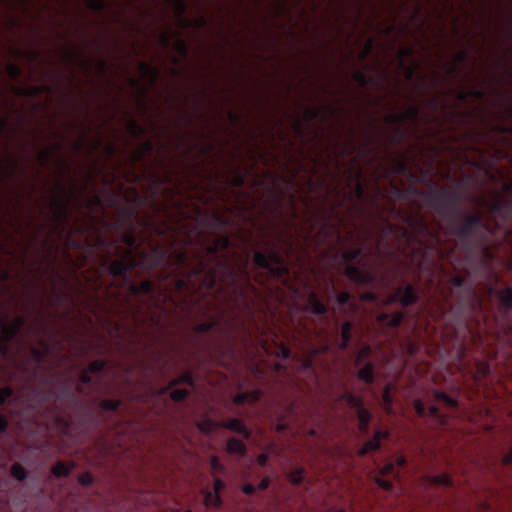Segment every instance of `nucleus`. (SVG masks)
Masks as SVG:
<instances>
[{
    "instance_id": "1a4fd4ad",
    "label": "nucleus",
    "mask_w": 512,
    "mask_h": 512,
    "mask_svg": "<svg viewBox=\"0 0 512 512\" xmlns=\"http://www.w3.org/2000/svg\"><path fill=\"white\" fill-rule=\"evenodd\" d=\"M262 393L260 390H254L248 393L238 394L234 397L235 404H243L244 402L253 403L260 399Z\"/></svg>"
},
{
    "instance_id": "e433bc0d",
    "label": "nucleus",
    "mask_w": 512,
    "mask_h": 512,
    "mask_svg": "<svg viewBox=\"0 0 512 512\" xmlns=\"http://www.w3.org/2000/svg\"><path fill=\"white\" fill-rule=\"evenodd\" d=\"M78 481L82 485H90L93 482V477L89 472H85L79 475Z\"/></svg>"
},
{
    "instance_id": "6ab92c4d",
    "label": "nucleus",
    "mask_w": 512,
    "mask_h": 512,
    "mask_svg": "<svg viewBox=\"0 0 512 512\" xmlns=\"http://www.w3.org/2000/svg\"><path fill=\"white\" fill-rule=\"evenodd\" d=\"M345 274L347 275V277H349L351 280L355 282L362 283L368 281L367 277L362 275L355 267H347L345 270Z\"/></svg>"
},
{
    "instance_id": "f3484780",
    "label": "nucleus",
    "mask_w": 512,
    "mask_h": 512,
    "mask_svg": "<svg viewBox=\"0 0 512 512\" xmlns=\"http://www.w3.org/2000/svg\"><path fill=\"white\" fill-rule=\"evenodd\" d=\"M71 468L68 467L64 462H57L51 469V472L56 477H66L69 475Z\"/></svg>"
},
{
    "instance_id": "a19ab883",
    "label": "nucleus",
    "mask_w": 512,
    "mask_h": 512,
    "mask_svg": "<svg viewBox=\"0 0 512 512\" xmlns=\"http://www.w3.org/2000/svg\"><path fill=\"white\" fill-rule=\"evenodd\" d=\"M86 5H87V7L91 8V9L98 10V9L102 8L103 1L102 0H87Z\"/></svg>"
},
{
    "instance_id": "39448f33",
    "label": "nucleus",
    "mask_w": 512,
    "mask_h": 512,
    "mask_svg": "<svg viewBox=\"0 0 512 512\" xmlns=\"http://www.w3.org/2000/svg\"><path fill=\"white\" fill-rule=\"evenodd\" d=\"M388 436L387 433L377 431L375 432L373 438L370 441H367L364 443V445L361 447V449L358 450L357 454L359 456H364L366 453L377 450L380 447V440L381 438H386Z\"/></svg>"
},
{
    "instance_id": "412c9836",
    "label": "nucleus",
    "mask_w": 512,
    "mask_h": 512,
    "mask_svg": "<svg viewBox=\"0 0 512 512\" xmlns=\"http://www.w3.org/2000/svg\"><path fill=\"white\" fill-rule=\"evenodd\" d=\"M308 301H309V304L311 305L314 313H316V314H323V313L326 312L325 306L318 301V299H317L315 294H313V293L310 294L309 298H308Z\"/></svg>"
},
{
    "instance_id": "ddd939ff",
    "label": "nucleus",
    "mask_w": 512,
    "mask_h": 512,
    "mask_svg": "<svg viewBox=\"0 0 512 512\" xmlns=\"http://www.w3.org/2000/svg\"><path fill=\"white\" fill-rule=\"evenodd\" d=\"M196 425L200 431H202L203 433H206V434H209V433L215 431L217 428L222 427V424L213 422L209 419L199 421V422H197Z\"/></svg>"
},
{
    "instance_id": "0eeeda50",
    "label": "nucleus",
    "mask_w": 512,
    "mask_h": 512,
    "mask_svg": "<svg viewBox=\"0 0 512 512\" xmlns=\"http://www.w3.org/2000/svg\"><path fill=\"white\" fill-rule=\"evenodd\" d=\"M222 427L229 429L231 431L243 434V436L245 438H249L251 435V432L247 429V427L239 419H231V420L223 423Z\"/></svg>"
},
{
    "instance_id": "7ed1b4c3",
    "label": "nucleus",
    "mask_w": 512,
    "mask_h": 512,
    "mask_svg": "<svg viewBox=\"0 0 512 512\" xmlns=\"http://www.w3.org/2000/svg\"><path fill=\"white\" fill-rule=\"evenodd\" d=\"M139 264V261L132 257L131 252L128 251L121 260L112 261L109 270L113 275H120L123 271L131 269Z\"/></svg>"
},
{
    "instance_id": "9b49d317",
    "label": "nucleus",
    "mask_w": 512,
    "mask_h": 512,
    "mask_svg": "<svg viewBox=\"0 0 512 512\" xmlns=\"http://www.w3.org/2000/svg\"><path fill=\"white\" fill-rule=\"evenodd\" d=\"M305 469L297 468L287 474L286 478L292 485H299L304 480Z\"/></svg>"
},
{
    "instance_id": "4c0bfd02",
    "label": "nucleus",
    "mask_w": 512,
    "mask_h": 512,
    "mask_svg": "<svg viewBox=\"0 0 512 512\" xmlns=\"http://www.w3.org/2000/svg\"><path fill=\"white\" fill-rule=\"evenodd\" d=\"M6 71L11 78H16L20 74L19 67L14 64L7 65Z\"/></svg>"
},
{
    "instance_id": "09e8293b",
    "label": "nucleus",
    "mask_w": 512,
    "mask_h": 512,
    "mask_svg": "<svg viewBox=\"0 0 512 512\" xmlns=\"http://www.w3.org/2000/svg\"><path fill=\"white\" fill-rule=\"evenodd\" d=\"M349 299V294L346 292H341L337 295V301L340 304H345Z\"/></svg>"
},
{
    "instance_id": "dca6fc26",
    "label": "nucleus",
    "mask_w": 512,
    "mask_h": 512,
    "mask_svg": "<svg viewBox=\"0 0 512 512\" xmlns=\"http://www.w3.org/2000/svg\"><path fill=\"white\" fill-rule=\"evenodd\" d=\"M387 476L376 473L373 477L374 482L383 490L390 491L393 488L391 480L386 478Z\"/></svg>"
},
{
    "instance_id": "20e7f679",
    "label": "nucleus",
    "mask_w": 512,
    "mask_h": 512,
    "mask_svg": "<svg viewBox=\"0 0 512 512\" xmlns=\"http://www.w3.org/2000/svg\"><path fill=\"white\" fill-rule=\"evenodd\" d=\"M23 325V320L21 318H16L10 325H4L2 327V335L0 337V348L3 352L6 351V347L4 346V342L9 341L15 333L20 329Z\"/></svg>"
},
{
    "instance_id": "f257e3e1",
    "label": "nucleus",
    "mask_w": 512,
    "mask_h": 512,
    "mask_svg": "<svg viewBox=\"0 0 512 512\" xmlns=\"http://www.w3.org/2000/svg\"><path fill=\"white\" fill-rule=\"evenodd\" d=\"M254 262L259 267L269 268L270 271L277 277L288 273V269L282 264L281 258L276 254H269L268 257L260 252L254 254Z\"/></svg>"
},
{
    "instance_id": "338daca9",
    "label": "nucleus",
    "mask_w": 512,
    "mask_h": 512,
    "mask_svg": "<svg viewBox=\"0 0 512 512\" xmlns=\"http://www.w3.org/2000/svg\"><path fill=\"white\" fill-rule=\"evenodd\" d=\"M410 53L411 52H410L409 49H406L404 47H399V56H400V58H402L403 56L408 55Z\"/></svg>"
},
{
    "instance_id": "cd10ccee",
    "label": "nucleus",
    "mask_w": 512,
    "mask_h": 512,
    "mask_svg": "<svg viewBox=\"0 0 512 512\" xmlns=\"http://www.w3.org/2000/svg\"><path fill=\"white\" fill-rule=\"evenodd\" d=\"M151 148L152 147L149 142L144 143L140 148L136 149L133 152V155H132L133 160H135V161L140 160L142 158V156L144 155V153L147 151H150Z\"/></svg>"
},
{
    "instance_id": "603ef678",
    "label": "nucleus",
    "mask_w": 512,
    "mask_h": 512,
    "mask_svg": "<svg viewBox=\"0 0 512 512\" xmlns=\"http://www.w3.org/2000/svg\"><path fill=\"white\" fill-rule=\"evenodd\" d=\"M227 245H228V240L227 239H220V240H218L216 242L214 248H209V251L216 250L218 247L225 248V247H227Z\"/></svg>"
},
{
    "instance_id": "f8f14e48",
    "label": "nucleus",
    "mask_w": 512,
    "mask_h": 512,
    "mask_svg": "<svg viewBox=\"0 0 512 512\" xmlns=\"http://www.w3.org/2000/svg\"><path fill=\"white\" fill-rule=\"evenodd\" d=\"M357 416L359 420V429L366 431L372 417L370 412L365 408H360L358 409Z\"/></svg>"
},
{
    "instance_id": "4468645a",
    "label": "nucleus",
    "mask_w": 512,
    "mask_h": 512,
    "mask_svg": "<svg viewBox=\"0 0 512 512\" xmlns=\"http://www.w3.org/2000/svg\"><path fill=\"white\" fill-rule=\"evenodd\" d=\"M428 480L431 484L441 485V486H451L452 479L451 476L447 473H443L437 476L428 477Z\"/></svg>"
},
{
    "instance_id": "69168bd1",
    "label": "nucleus",
    "mask_w": 512,
    "mask_h": 512,
    "mask_svg": "<svg viewBox=\"0 0 512 512\" xmlns=\"http://www.w3.org/2000/svg\"><path fill=\"white\" fill-rule=\"evenodd\" d=\"M413 70H414V67H412V66H409V67L406 68V70H405V77L407 79H410L412 77Z\"/></svg>"
},
{
    "instance_id": "423d86ee",
    "label": "nucleus",
    "mask_w": 512,
    "mask_h": 512,
    "mask_svg": "<svg viewBox=\"0 0 512 512\" xmlns=\"http://www.w3.org/2000/svg\"><path fill=\"white\" fill-rule=\"evenodd\" d=\"M140 78L147 80L150 84L154 83L159 75V72L154 67H149L146 63L140 62L138 66Z\"/></svg>"
},
{
    "instance_id": "a878e982",
    "label": "nucleus",
    "mask_w": 512,
    "mask_h": 512,
    "mask_svg": "<svg viewBox=\"0 0 512 512\" xmlns=\"http://www.w3.org/2000/svg\"><path fill=\"white\" fill-rule=\"evenodd\" d=\"M435 397L437 400L442 401L448 407H456V405H457L456 400L452 399L451 397L446 395L444 392H435Z\"/></svg>"
},
{
    "instance_id": "f704fd0d",
    "label": "nucleus",
    "mask_w": 512,
    "mask_h": 512,
    "mask_svg": "<svg viewBox=\"0 0 512 512\" xmlns=\"http://www.w3.org/2000/svg\"><path fill=\"white\" fill-rule=\"evenodd\" d=\"M417 113L418 111L415 107H409L401 116L397 117V119H414L416 118Z\"/></svg>"
},
{
    "instance_id": "f03ea898",
    "label": "nucleus",
    "mask_w": 512,
    "mask_h": 512,
    "mask_svg": "<svg viewBox=\"0 0 512 512\" xmlns=\"http://www.w3.org/2000/svg\"><path fill=\"white\" fill-rule=\"evenodd\" d=\"M166 2L171 3L173 5V12L176 17L177 23L180 27H200L205 23L202 17L194 20L193 22L183 18V13L185 11L183 0H166Z\"/></svg>"
},
{
    "instance_id": "c756f323",
    "label": "nucleus",
    "mask_w": 512,
    "mask_h": 512,
    "mask_svg": "<svg viewBox=\"0 0 512 512\" xmlns=\"http://www.w3.org/2000/svg\"><path fill=\"white\" fill-rule=\"evenodd\" d=\"M500 301L503 305L511 307L512 306V290L505 289L500 293Z\"/></svg>"
},
{
    "instance_id": "bf43d9fd",
    "label": "nucleus",
    "mask_w": 512,
    "mask_h": 512,
    "mask_svg": "<svg viewBox=\"0 0 512 512\" xmlns=\"http://www.w3.org/2000/svg\"><path fill=\"white\" fill-rule=\"evenodd\" d=\"M170 39V35H168L166 32L161 33L160 35V42L163 45H167Z\"/></svg>"
},
{
    "instance_id": "de8ad7c7",
    "label": "nucleus",
    "mask_w": 512,
    "mask_h": 512,
    "mask_svg": "<svg viewBox=\"0 0 512 512\" xmlns=\"http://www.w3.org/2000/svg\"><path fill=\"white\" fill-rule=\"evenodd\" d=\"M401 320H402V314L396 313L393 315L389 324H390V326H397L400 324Z\"/></svg>"
},
{
    "instance_id": "052dcab7",
    "label": "nucleus",
    "mask_w": 512,
    "mask_h": 512,
    "mask_svg": "<svg viewBox=\"0 0 512 512\" xmlns=\"http://www.w3.org/2000/svg\"><path fill=\"white\" fill-rule=\"evenodd\" d=\"M38 91H39V89H38V88H32V89H28V90H25V91H24V90H21L19 93H21V94L35 95V94H37V93H38Z\"/></svg>"
},
{
    "instance_id": "c9c22d12",
    "label": "nucleus",
    "mask_w": 512,
    "mask_h": 512,
    "mask_svg": "<svg viewBox=\"0 0 512 512\" xmlns=\"http://www.w3.org/2000/svg\"><path fill=\"white\" fill-rule=\"evenodd\" d=\"M173 48L175 51H177L180 55H185L186 54V44L183 40L181 39H177L174 43H173Z\"/></svg>"
},
{
    "instance_id": "72a5a7b5",
    "label": "nucleus",
    "mask_w": 512,
    "mask_h": 512,
    "mask_svg": "<svg viewBox=\"0 0 512 512\" xmlns=\"http://www.w3.org/2000/svg\"><path fill=\"white\" fill-rule=\"evenodd\" d=\"M126 129L129 133L136 135L142 132V128L133 120L129 121L126 125Z\"/></svg>"
},
{
    "instance_id": "2eb2a0df",
    "label": "nucleus",
    "mask_w": 512,
    "mask_h": 512,
    "mask_svg": "<svg viewBox=\"0 0 512 512\" xmlns=\"http://www.w3.org/2000/svg\"><path fill=\"white\" fill-rule=\"evenodd\" d=\"M358 378L367 383L373 382V366L371 363H367L363 368L359 370Z\"/></svg>"
},
{
    "instance_id": "473e14b6",
    "label": "nucleus",
    "mask_w": 512,
    "mask_h": 512,
    "mask_svg": "<svg viewBox=\"0 0 512 512\" xmlns=\"http://www.w3.org/2000/svg\"><path fill=\"white\" fill-rule=\"evenodd\" d=\"M188 395V391L186 389H174L170 393V397L173 401H181L185 399V397Z\"/></svg>"
},
{
    "instance_id": "bb28decb",
    "label": "nucleus",
    "mask_w": 512,
    "mask_h": 512,
    "mask_svg": "<svg viewBox=\"0 0 512 512\" xmlns=\"http://www.w3.org/2000/svg\"><path fill=\"white\" fill-rule=\"evenodd\" d=\"M342 339L343 343L341 344V348H345L347 346L348 341L351 337V325L349 322H346L342 326Z\"/></svg>"
},
{
    "instance_id": "79ce46f5",
    "label": "nucleus",
    "mask_w": 512,
    "mask_h": 512,
    "mask_svg": "<svg viewBox=\"0 0 512 512\" xmlns=\"http://www.w3.org/2000/svg\"><path fill=\"white\" fill-rule=\"evenodd\" d=\"M210 462H211V468H212L213 472H215L217 470H219V471H223L224 470V467L220 464L218 457L213 456L211 458Z\"/></svg>"
},
{
    "instance_id": "b1692460",
    "label": "nucleus",
    "mask_w": 512,
    "mask_h": 512,
    "mask_svg": "<svg viewBox=\"0 0 512 512\" xmlns=\"http://www.w3.org/2000/svg\"><path fill=\"white\" fill-rule=\"evenodd\" d=\"M342 398L346 400L350 407H355L358 409L363 408V400L361 397L354 396L352 394H345Z\"/></svg>"
},
{
    "instance_id": "0e129e2a",
    "label": "nucleus",
    "mask_w": 512,
    "mask_h": 512,
    "mask_svg": "<svg viewBox=\"0 0 512 512\" xmlns=\"http://www.w3.org/2000/svg\"><path fill=\"white\" fill-rule=\"evenodd\" d=\"M124 242L128 247H131L134 244V239L132 236H125Z\"/></svg>"
},
{
    "instance_id": "5fc2aeb1",
    "label": "nucleus",
    "mask_w": 512,
    "mask_h": 512,
    "mask_svg": "<svg viewBox=\"0 0 512 512\" xmlns=\"http://www.w3.org/2000/svg\"><path fill=\"white\" fill-rule=\"evenodd\" d=\"M359 252L360 251L357 249V250H353L351 252H347L343 256L347 260H352V259L356 258L359 255Z\"/></svg>"
},
{
    "instance_id": "2f4dec72",
    "label": "nucleus",
    "mask_w": 512,
    "mask_h": 512,
    "mask_svg": "<svg viewBox=\"0 0 512 512\" xmlns=\"http://www.w3.org/2000/svg\"><path fill=\"white\" fill-rule=\"evenodd\" d=\"M67 204V197L65 195L61 196L59 199H53L50 202L51 209H59L63 210Z\"/></svg>"
},
{
    "instance_id": "7c9ffc66",
    "label": "nucleus",
    "mask_w": 512,
    "mask_h": 512,
    "mask_svg": "<svg viewBox=\"0 0 512 512\" xmlns=\"http://www.w3.org/2000/svg\"><path fill=\"white\" fill-rule=\"evenodd\" d=\"M151 283L149 281H142L139 286L131 285V291L134 293H146L150 290Z\"/></svg>"
},
{
    "instance_id": "13d9d810",
    "label": "nucleus",
    "mask_w": 512,
    "mask_h": 512,
    "mask_svg": "<svg viewBox=\"0 0 512 512\" xmlns=\"http://www.w3.org/2000/svg\"><path fill=\"white\" fill-rule=\"evenodd\" d=\"M353 78L360 82L361 85H364L365 84V78H364V75L360 72H357L353 75Z\"/></svg>"
},
{
    "instance_id": "c03bdc74",
    "label": "nucleus",
    "mask_w": 512,
    "mask_h": 512,
    "mask_svg": "<svg viewBox=\"0 0 512 512\" xmlns=\"http://www.w3.org/2000/svg\"><path fill=\"white\" fill-rule=\"evenodd\" d=\"M414 408H415V411L420 415H424V405L423 403L421 402V400H415L414 401Z\"/></svg>"
},
{
    "instance_id": "aec40b11",
    "label": "nucleus",
    "mask_w": 512,
    "mask_h": 512,
    "mask_svg": "<svg viewBox=\"0 0 512 512\" xmlns=\"http://www.w3.org/2000/svg\"><path fill=\"white\" fill-rule=\"evenodd\" d=\"M224 488V483L223 481L219 478V477H216L214 479V506L215 507H219L221 505V498H220V491Z\"/></svg>"
},
{
    "instance_id": "8fccbe9b",
    "label": "nucleus",
    "mask_w": 512,
    "mask_h": 512,
    "mask_svg": "<svg viewBox=\"0 0 512 512\" xmlns=\"http://www.w3.org/2000/svg\"><path fill=\"white\" fill-rule=\"evenodd\" d=\"M242 491L243 493L247 494V495H251L254 493L255 491V487L252 485V484H244L242 486Z\"/></svg>"
},
{
    "instance_id": "37998d69",
    "label": "nucleus",
    "mask_w": 512,
    "mask_h": 512,
    "mask_svg": "<svg viewBox=\"0 0 512 512\" xmlns=\"http://www.w3.org/2000/svg\"><path fill=\"white\" fill-rule=\"evenodd\" d=\"M12 394V390L9 388L0 389V404H3L5 400L10 397Z\"/></svg>"
},
{
    "instance_id": "9d476101",
    "label": "nucleus",
    "mask_w": 512,
    "mask_h": 512,
    "mask_svg": "<svg viewBox=\"0 0 512 512\" xmlns=\"http://www.w3.org/2000/svg\"><path fill=\"white\" fill-rule=\"evenodd\" d=\"M394 389V386L392 384H387L383 391V409L386 413L391 414L392 413V397L390 395V391Z\"/></svg>"
},
{
    "instance_id": "3c124183",
    "label": "nucleus",
    "mask_w": 512,
    "mask_h": 512,
    "mask_svg": "<svg viewBox=\"0 0 512 512\" xmlns=\"http://www.w3.org/2000/svg\"><path fill=\"white\" fill-rule=\"evenodd\" d=\"M214 494L208 492L206 495H205V498H204V504L206 506H214Z\"/></svg>"
},
{
    "instance_id": "6e6d98bb",
    "label": "nucleus",
    "mask_w": 512,
    "mask_h": 512,
    "mask_svg": "<svg viewBox=\"0 0 512 512\" xmlns=\"http://www.w3.org/2000/svg\"><path fill=\"white\" fill-rule=\"evenodd\" d=\"M269 484H270V480H269V478H268V477H265V478H263V479L261 480V482L259 483V485H258V489H260V490H265V489H267V488H268Z\"/></svg>"
},
{
    "instance_id": "49530a36",
    "label": "nucleus",
    "mask_w": 512,
    "mask_h": 512,
    "mask_svg": "<svg viewBox=\"0 0 512 512\" xmlns=\"http://www.w3.org/2000/svg\"><path fill=\"white\" fill-rule=\"evenodd\" d=\"M502 463H503V465H508V464L512 463V445H511V448L509 449V451L502 458Z\"/></svg>"
},
{
    "instance_id": "393cba45",
    "label": "nucleus",
    "mask_w": 512,
    "mask_h": 512,
    "mask_svg": "<svg viewBox=\"0 0 512 512\" xmlns=\"http://www.w3.org/2000/svg\"><path fill=\"white\" fill-rule=\"evenodd\" d=\"M11 474L14 478H16L19 481L24 480L26 477V472L19 463H15L12 465Z\"/></svg>"
},
{
    "instance_id": "e2e57ef3",
    "label": "nucleus",
    "mask_w": 512,
    "mask_h": 512,
    "mask_svg": "<svg viewBox=\"0 0 512 512\" xmlns=\"http://www.w3.org/2000/svg\"><path fill=\"white\" fill-rule=\"evenodd\" d=\"M7 421L3 416H0V431H5L7 428Z\"/></svg>"
},
{
    "instance_id": "864d4df0",
    "label": "nucleus",
    "mask_w": 512,
    "mask_h": 512,
    "mask_svg": "<svg viewBox=\"0 0 512 512\" xmlns=\"http://www.w3.org/2000/svg\"><path fill=\"white\" fill-rule=\"evenodd\" d=\"M369 354H370V347L365 346L360 350V352L358 354V359L365 358V357L369 356Z\"/></svg>"
},
{
    "instance_id": "4be33fe9",
    "label": "nucleus",
    "mask_w": 512,
    "mask_h": 512,
    "mask_svg": "<svg viewBox=\"0 0 512 512\" xmlns=\"http://www.w3.org/2000/svg\"><path fill=\"white\" fill-rule=\"evenodd\" d=\"M55 152V148L54 147H48L46 149H43L42 151L39 152L38 154V161L41 165H45L47 164L50 159L52 158L53 154Z\"/></svg>"
},
{
    "instance_id": "ea45409f",
    "label": "nucleus",
    "mask_w": 512,
    "mask_h": 512,
    "mask_svg": "<svg viewBox=\"0 0 512 512\" xmlns=\"http://www.w3.org/2000/svg\"><path fill=\"white\" fill-rule=\"evenodd\" d=\"M118 406L117 401L105 400L101 402V407L105 410H115Z\"/></svg>"
},
{
    "instance_id": "6e6552de",
    "label": "nucleus",
    "mask_w": 512,
    "mask_h": 512,
    "mask_svg": "<svg viewBox=\"0 0 512 512\" xmlns=\"http://www.w3.org/2000/svg\"><path fill=\"white\" fill-rule=\"evenodd\" d=\"M226 450L229 454H238L244 456L246 454V445L243 441L231 438L227 441Z\"/></svg>"
},
{
    "instance_id": "5701e85b",
    "label": "nucleus",
    "mask_w": 512,
    "mask_h": 512,
    "mask_svg": "<svg viewBox=\"0 0 512 512\" xmlns=\"http://www.w3.org/2000/svg\"><path fill=\"white\" fill-rule=\"evenodd\" d=\"M414 301L415 298L413 294V288L412 286L408 285L405 288L403 295L400 297V302L402 303V305L407 306L412 304Z\"/></svg>"
},
{
    "instance_id": "c85d7f7f",
    "label": "nucleus",
    "mask_w": 512,
    "mask_h": 512,
    "mask_svg": "<svg viewBox=\"0 0 512 512\" xmlns=\"http://www.w3.org/2000/svg\"><path fill=\"white\" fill-rule=\"evenodd\" d=\"M377 473L384 475V476H388V475H393V477L398 476V473L394 472V463L393 462L386 463L383 467H381L379 469V471Z\"/></svg>"
},
{
    "instance_id": "a211bd4d",
    "label": "nucleus",
    "mask_w": 512,
    "mask_h": 512,
    "mask_svg": "<svg viewBox=\"0 0 512 512\" xmlns=\"http://www.w3.org/2000/svg\"><path fill=\"white\" fill-rule=\"evenodd\" d=\"M103 366H104V362H100V361L92 362L89 365L88 370L82 372V374L80 376V380L84 383L89 382L90 378L88 376V372H98L103 368Z\"/></svg>"
},
{
    "instance_id": "a18cd8bd",
    "label": "nucleus",
    "mask_w": 512,
    "mask_h": 512,
    "mask_svg": "<svg viewBox=\"0 0 512 512\" xmlns=\"http://www.w3.org/2000/svg\"><path fill=\"white\" fill-rule=\"evenodd\" d=\"M488 373V366L485 363L478 365L477 376H485Z\"/></svg>"
},
{
    "instance_id": "4d7b16f0",
    "label": "nucleus",
    "mask_w": 512,
    "mask_h": 512,
    "mask_svg": "<svg viewBox=\"0 0 512 512\" xmlns=\"http://www.w3.org/2000/svg\"><path fill=\"white\" fill-rule=\"evenodd\" d=\"M268 460L267 454H260L257 456V462L259 465L264 466Z\"/></svg>"
},
{
    "instance_id": "774afa93",
    "label": "nucleus",
    "mask_w": 512,
    "mask_h": 512,
    "mask_svg": "<svg viewBox=\"0 0 512 512\" xmlns=\"http://www.w3.org/2000/svg\"><path fill=\"white\" fill-rule=\"evenodd\" d=\"M180 381H182V382H187V383H189V384H192V379H191V377H190V375H189V374H184V375L181 377Z\"/></svg>"
},
{
    "instance_id": "58836bf2",
    "label": "nucleus",
    "mask_w": 512,
    "mask_h": 512,
    "mask_svg": "<svg viewBox=\"0 0 512 512\" xmlns=\"http://www.w3.org/2000/svg\"><path fill=\"white\" fill-rule=\"evenodd\" d=\"M372 49V40L369 38L366 40L362 51L360 52V59H364Z\"/></svg>"
},
{
    "instance_id": "680f3d73",
    "label": "nucleus",
    "mask_w": 512,
    "mask_h": 512,
    "mask_svg": "<svg viewBox=\"0 0 512 512\" xmlns=\"http://www.w3.org/2000/svg\"><path fill=\"white\" fill-rule=\"evenodd\" d=\"M405 463H406V459H405V457H404V456H398V457H396V459H395V464H396L397 466H403Z\"/></svg>"
}]
</instances>
